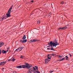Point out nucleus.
Instances as JSON below:
<instances>
[{"label": "nucleus", "instance_id": "32", "mask_svg": "<svg viewBox=\"0 0 73 73\" xmlns=\"http://www.w3.org/2000/svg\"><path fill=\"white\" fill-rule=\"evenodd\" d=\"M7 52H8V50H9V48H7Z\"/></svg>", "mask_w": 73, "mask_h": 73}, {"label": "nucleus", "instance_id": "20", "mask_svg": "<svg viewBox=\"0 0 73 73\" xmlns=\"http://www.w3.org/2000/svg\"><path fill=\"white\" fill-rule=\"evenodd\" d=\"M50 57H49V56H48L47 59H46L45 60L46 61V60H49V59H50Z\"/></svg>", "mask_w": 73, "mask_h": 73}, {"label": "nucleus", "instance_id": "42", "mask_svg": "<svg viewBox=\"0 0 73 73\" xmlns=\"http://www.w3.org/2000/svg\"><path fill=\"white\" fill-rule=\"evenodd\" d=\"M50 55V54L48 55V57H49Z\"/></svg>", "mask_w": 73, "mask_h": 73}, {"label": "nucleus", "instance_id": "14", "mask_svg": "<svg viewBox=\"0 0 73 73\" xmlns=\"http://www.w3.org/2000/svg\"><path fill=\"white\" fill-rule=\"evenodd\" d=\"M25 38H26V36H25V35H24L23 36L22 39L23 40H25Z\"/></svg>", "mask_w": 73, "mask_h": 73}, {"label": "nucleus", "instance_id": "19", "mask_svg": "<svg viewBox=\"0 0 73 73\" xmlns=\"http://www.w3.org/2000/svg\"><path fill=\"white\" fill-rule=\"evenodd\" d=\"M6 53H7V52H6V51L4 50H3L2 51V53H3V54H5Z\"/></svg>", "mask_w": 73, "mask_h": 73}, {"label": "nucleus", "instance_id": "33", "mask_svg": "<svg viewBox=\"0 0 73 73\" xmlns=\"http://www.w3.org/2000/svg\"><path fill=\"white\" fill-rule=\"evenodd\" d=\"M50 50H54V49H53V48L52 47L51 49H50Z\"/></svg>", "mask_w": 73, "mask_h": 73}, {"label": "nucleus", "instance_id": "18", "mask_svg": "<svg viewBox=\"0 0 73 73\" xmlns=\"http://www.w3.org/2000/svg\"><path fill=\"white\" fill-rule=\"evenodd\" d=\"M64 58H65V59L66 58V60H68V59H69V58L67 56H66L65 57H64Z\"/></svg>", "mask_w": 73, "mask_h": 73}, {"label": "nucleus", "instance_id": "9", "mask_svg": "<svg viewBox=\"0 0 73 73\" xmlns=\"http://www.w3.org/2000/svg\"><path fill=\"white\" fill-rule=\"evenodd\" d=\"M4 44V43L3 42H0V48L1 47V46H3Z\"/></svg>", "mask_w": 73, "mask_h": 73}, {"label": "nucleus", "instance_id": "13", "mask_svg": "<svg viewBox=\"0 0 73 73\" xmlns=\"http://www.w3.org/2000/svg\"><path fill=\"white\" fill-rule=\"evenodd\" d=\"M33 68H30L29 70V71L31 72L32 73L33 72Z\"/></svg>", "mask_w": 73, "mask_h": 73}, {"label": "nucleus", "instance_id": "45", "mask_svg": "<svg viewBox=\"0 0 73 73\" xmlns=\"http://www.w3.org/2000/svg\"><path fill=\"white\" fill-rule=\"evenodd\" d=\"M45 5H46V4H44V6H45Z\"/></svg>", "mask_w": 73, "mask_h": 73}, {"label": "nucleus", "instance_id": "17", "mask_svg": "<svg viewBox=\"0 0 73 73\" xmlns=\"http://www.w3.org/2000/svg\"><path fill=\"white\" fill-rule=\"evenodd\" d=\"M64 60H66L65 59V58H63L62 59H60L59 60L60 61H63Z\"/></svg>", "mask_w": 73, "mask_h": 73}, {"label": "nucleus", "instance_id": "29", "mask_svg": "<svg viewBox=\"0 0 73 73\" xmlns=\"http://www.w3.org/2000/svg\"><path fill=\"white\" fill-rule=\"evenodd\" d=\"M32 72L29 71H27V73H32Z\"/></svg>", "mask_w": 73, "mask_h": 73}, {"label": "nucleus", "instance_id": "41", "mask_svg": "<svg viewBox=\"0 0 73 73\" xmlns=\"http://www.w3.org/2000/svg\"><path fill=\"white\" fill-rule=\"evenodd\" d=\"M31 2H32V3H33V2H34V1H31Z\"/></svg>", "mask_w": 73, "mask_h": 73}, {"label": "nucleus", "instance_id": "3", "mask_svg": "<svg viewBox=\"0 0 73 73\" xmlns=\"http://www.w3.org/2000/svg\"><path fill=\"white\" fill-rule=\"evenodd\" d=\"M26 64L25 65H22V68H27V66H29V64L28 63H25Z\"/></svg>", "mask_w": 73, "mask_h": 73}, {"label": "nucleus", "instance_id": "31", "mask_svg": "<svg viewBox=\"0 0 73 73\" xmlns=\"http://www.w3.org/2000/svg\"><path fill=\"white\" fill-rule=\"evenodd\" d=\"M15 60H16V59H13L11 60V61H15Z\"/></svg>", "mask_w": 73, "mask_h": 73}, {"label": "nucleus", "instance_id": "27", "mask_svg": "<svg viewBox=\"0 0 73 73\" xmlns=\"http://www.w3.org/2000/svg\"><path fill=\"white\" fill-rule=\"evenodd\" d=\"M63 30L64 29H67V27H63Z\"/></svg>", "mask_w": 73, "mask_h": 73}, {"label": "nucleus", "instance_id": "11", "mask_svg": "<svg viewBox=\"0 0 73 73\" xmlns=\"http://www.w3.org/2000/svg\"><path fill=\"white\" fill-rule=\"evenodd\" d=\"M32 65H29L28 66H27V69H29V68H32Z\"/></svg>", "mask_w": 73, "mask_h": 73}, {"label": "nucleus", "instance_id": "8", "mask_svg": "<svg viewBox=\"0 0 73 73\" xmlns=\"http://www.w3.org/2000/svg\"><path fill=\"white\" fill-rule=\"evenodd\" d=\"M27 40L26 39L25 40H20V41H21V42H27Z\"/></svg>", "mask_w": 73, "mask_h": 73}, {"label": "nucleus", "instance_id": "21", "mask_svg": "<svg viewBox=\"0 0 73 73\" xmlns=\"http://www.w3.org/2000/svg\"><path fill=\"white\" fill-rule=\"evenodd\" d=\"M50 56H54L56 55V54H50Z\"/></svg>", "mask_w": 73, "mask_h": 73}, {"label": "nucleus", "instance_id": "5", "mask_svg": "<svg viewBox=\"0 0 73 73\" xmlns=\"http://www.w3.org/2000/svg\"><path fill=\"white\" fill-rule=\"evenodd\" d=\"M10 13H9V12H7L6 13V15L7 16V18H8V17H11V15L10 14Z\"/></svg>", "mask_w": 73, "mask_h": 73}, {"label": "nucleus", "instance_id": "37", "mask_svg": "<svg viewBox=\"0 0 73 73\" xmlns=\"http://www.w3.org/2000/svg\"><path fill=\"white\" fill-rule=\"evenodd\" d=\"M47 50H50V48H47Z\"/></svg>", "mask_w": 73, "mask_h": 73}, {"label": "nucleus", "instance_id": "43", "mask_svg": "<svg viewBox=\"0 0 73 73\" xmlns=\"http://www.w3.org/2000/svg\"><path fill=\"white\" fill-rule=\"evenodd\" d=\"M3 69H4V68H2L3 70H3Z\"/></svg>", "mask_w": 73, "mask_h": 73}, {"label": "nucleus", "instance_id": "22", "mask_svg": "<svg viewBox=\"0 0 73 73\" xmlns=\"http://www.w3.org/2000/svg\"><path fill=\"white\" fill-rule=\"evenodd\" d=\"M4 19H3V18L2 17L0 18V21H3Z\"/></svg>", "mask_w": 73, "mask_h": 73}, {"label": "nucleus", "instance_id": "2", "mask_svg": "<svg viewBox=\"0 0 73 73\" xmlns=\"http://www.w3.org/2000/svg\"><path fill=\"white\" fill-rule=\"evenodd\" d=\"M48 44L49 45H51V46H47V47H50V46H52V47L53 46H55V45H54V44H54V42L53 43L52 41H51V42H50V43H49ZM52 45L53 46H52Z\"/></svg>", "mask_w": 73, "mask_h": 73}, {"label": "nucleus", "instance_id": "35", "mask_svg": "<svg viewBox=\"0 0 73 73\" xmlns=\"http://www.w3.org/2000/svg\"><path fill=\"white\" fill-rule=\"evenodd\" d=\"M49 61H50V60H48V61H47V60H46V62H48Z\"/></svg>", "mask_w": 73, "mask_h": 73}, {"label": "nucleus", "instance_id": "15", "mask_svg": "<svg viewBox=\"0 0 73 73\" xmlns=\"http://www.w3.org/2000/svg\"><path fill=\"white\" fill-rule=\"evenodd\" d=\"M16 68H18V69H20V68H22V66L21 65L19 66L16 67Z\"/></svg>", "mask_w": 73, "mask_h": 73}, {"label": "nucleus", "instance_id": "40", "mask_svg": "<svg viewBox=\"0 0 73 73\" xmlns=\"http://www.w3.org/2000/svg\"><path fill=\"white\" fill-rule=\"evenodd\" d=\"M1 50H0V54H1Z\"/></svg>", "mask_w": 73, "mask_h": 73}, {"label": "nucleus", "instance_id": "16", "mask_svg": "<svg viewBox=\"0 0 73 73\" xmlns=\"http://www.w3.org/2000/svg\"><path fill=\"white\" fill-rule=\"evenodd\" d=\"M12 8H11L10 7L8 11V12H9L10 13H11V10H12Z\"/></svg>", "mask_w": 73, "mask_h": 73}, {"label": "nucleus", "instance_id": "25", "mask_svg": "<svg viewBox=\"0 0 73 73\" xmlns=\"http://www.w3.org/2000/svg\"><path fill=\"white\" fill-rule=\"evenodd\" d=\"M20 58H24V56L23 55H21V57H20Z\"/></svg>", "mask_w": 73, "mask_h": 73}, {"label": "nucleus", "instance_id": "1", "mask_svg": "<svg viewBox=\"0 0 73 73\" xmlns=\"http://www.w3.org/2000/svg\"><path fill=\"white\" fill-rule=\"evenodd\" d=\"M33 72H36V73H38V67L37 66H35L33 67Z\"/></svg>", "mask_w": 73, "mask_h": 73}, {"label": "nucleus", "instance_id": "28", "mask_svg": "<svg viewBox=\"0 0 73 73\" xmlns=\"http://www.w3.org/2000/svg\"><path fill=\"white\" fill-rule=\"evenodd\" d=\"M54 72V70H53V71L50 70V73H52V72Z\"/></svg>", "mask_w": 73, "mask_h": 73}, {"label": "nucleus", "instance_id": "23", "mask_svg": "<svg viewBox=\"0 0 73 73\" xmlns=\"http://www.w3.org/2000/svg\"><path fill=\"white\" fill-rule=\"evenodd\" d=\"M37 23L38 24H40V21H38L37 22Z\"/></svg>", "mask_w": 73, "mask_h": 73}, {"label": "nucleus", "instance_id": "30", "mask_svg": "<svg viewBox=\"0 0 73 73\" xmlns=\"http://www.w3.org/2000/svg\"><path fill=\"white\" fill-rule=\"evenodd\" d=\"M60 29H61V30H64V29H63V27H62V28H61V27H60Z\"/></svg>", "mask_w": 73, "mask_h": 73}, {"label": "nucleus", "instance_id": "24", "mask_svg": "<svg viewBox=\"0 0 73 73\" xmlns=\"http://www.w3.org/2000/svg\"><path fill=\"white\" fill-rule=\"evenodd\" d=\"M61 4H64V1H62L60 3Z\"/></svg>", "mask_w": 73, "mask_h": 73}, {"label": "nucleus", "instance_id": "6", "mask_svg": "<svg viewBox=\"0 0 73 73\" xmlns=\"http://www.w3.org/2000/svg\"><path fill=\"white\" fill-rule=\"evenodd\" d=\"M54 44H55L54 45L55 46V47H56V46H57V45H59V44L57 42V40H55L54 41Z\"/></svg>", "mask_w": 73, "mask_h": 73}, {"label": "nucleus", "instance_id": "7", "mask_svg": "<svg viewBox=\"0 0 73 73\" xmlns=\"http://www.w3.org/2000/svg\"><path fill=\"white\" fill-rule=\"evenodd\" d=\"M35 41H38V40L36 39H34V40H32L30 41V42H35Z\"/></svg>", "mask_w": 73, "mask_h": 73}, {"label": "nucleus", "instance_id": "36", "mask_svg": "<svg viewBox=\"0 0 73 73\" xmlns=\"http://www.w3.org/2000/svg\"><path fill=\"white\" fill-rule=\"evenodd\" d=\"M69 54V55H70V57H72V56L71 55V54Z\"/></svg>", "mask_w": 73, "mask_h": 73}, {"label": "nucleus", "instance_id": "38", "mask_svg": "<svg viewBox=\"0 0 73 73\" xmlns=\"http://www.w3.org/2000/svg\"><path fill=\"white\" fill-rule=\"evenodd\" d=\"M13 7V5H12L11 6V7H10V8H12V7Z\"/></svg>", "mask_w": 73, "mask_h": 73}, {"label": "nucleus", "instance_id": "34", "mask_svg": "<svg viewBox=\"0 0 73 73\" xmlns=\"http://www.w3.org/2000/svg\"><path fill=\"white\" fill-rule=\"evenodd\" d=\"M59 57H60V58H62V56H61V55H59Z\"/></svg>", "mask_w": 73, "mask_h": 73}, {"label": "nucleus", "instance_id": "44", "mask_svg": "<svg viewBox=\"0 0 73 73\" xmlns=\"http://www.w3.org/2000/svg\"><path fill=\"white\" fill-rule=\"evenodd\" d=\"M10 60H8V61H10Z\"/></svg>", "mask_w": 73, "mask_h": 73}, {"label": "nucleus", "instance_id": "4", "mask_svg": "<svg viewBox=\"0 0 73 73\" xmlns=\"http://www.w3.org/2000/svg\"><path fill=\"white\" fill-rule=\"evenodd\" d=\"M23 48L22 47H19L17 49H16V50L18 52H20V51H21L22 49H23Z\"/></svg>", "mask_w": 73, "mask_h": 73}, {"label": "nucleus", "instance_id": "46", "mask_svg": "<svg viewBox=\"0 0 73 73\" xmlns=\"http://www.w3.org/2000/svg\"><path fill=\"white\" fill-rule=\"evenodd\" d=\"M0 65H1V64H0Z\"/></svg>", "mask_w": 73, "mask_h": 73}, {"label": "nucleus", "instance_id": "26", "mask_svg": "<svg viewBox=\"0 0 73 73\" xmlns=\"http://www.w3.org/2000/svg\"><path fill=\"white\" fill-rule=\"evenodd\" d=\"M52 13H49V14H48V16H50V15H52Z\"/></svg>", "mask_w": 73, "mask_h": 73}, {"label": "nucleus", "instance_id": "10", "mask_svg": "<svg viewBox=\"0 0 73 73\" xmlns=\"http://www.w3.org/2000/svg\"><path fill=\"white\" fill-rule=\"evenodd\" d=\"M6 64V62H1V65H5V64Z\"/></svg>", "mask_w": 73, "mask_h": 73}, {"label": "nucleus", "instance_id": "39", "mask_svg": "<svg viewBox=\"0 0 73 73\" xmlns=\"http://www.w3.org/2000/svg\"><path fill=\"white\" fill-rule=\"evenodd\" d=\"M58 30H60V29H60V27L59 28H58Z\"/></svg>", "mask_w": 73, "mask_h": 73}, {"label": "nucleus", "instance_id": "12", "mask_svg": "<svg viewBox=\"0 0 73 73\" xmlns=\"http://www.w3.org/2000/svg\"><path fill=\"white\" fill-rule=\"evenodd\" d=\"M2 18H3V19H4L5 20L6 19V18H7L6 15H4L3 16V17H2Z\"/></svg>", "mask_w": 73, "mask_h": 73}]
</instances>
